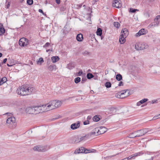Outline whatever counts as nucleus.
Instances as JSON below:
<instances>
[{"label": "nucleus", "instance_id": "f257e3e1", "mask_svg": "<svg viewBox=\"0 0 160 160\" xmlns=\"http://www.w3.org/2000/svg\"><path fill=\"white\" fill-rule=\"evenodd\" d=\"M62 103V102L59 100L51 101L48 104L43 105L44 111L45 112L58 108L61 106Z\"/></svg>", "mask_w": 160, "mask_h": 160}, {"label": "nucleus", "instance_id": "f03ea898", "mask_svg": "<svg viewBox=\"0 0 160 160\" xmlns=\"http://www.w3.org/2000/svg\"><path fill=\"white\" fill-rule=\"evenodd\" d=\"M26 112L28 114H36L45 112L43 105L29 107L26 108Z\"/></svg>", "mask_w": 160, "mask_h": 160}, {"label": "nucleus", "instance_id": "7ed1b4c3", "mask_svg": "<svg viewBox=\"0 0 160 160\" xmlns=\"http://www.w3.org/2000/svg\"><path fill=\"white\" fill-rule=\"evenodd\" d=\"M34 89L32 87L28 85H23L18 88L17 92L20 95H28L31 93Z\"/></svg>", "mask_w": 160, "mask_h": 160}, {"label": "nucleus", "instance_id": "20e7f679", "mask_svg": "<svg viewBox=\"0 0 160 160\" xmlns=\"http://www.w3.org/2000/svg\"><path fill=\"white\" fill-rule=\"evenodd\" d=\"M6 125L9 128H12L16 126V120L13 117H8L6 121Z\"/></svg>", "mask_w": 160, "mask_h": 160}, {"label": "nucleus", "instance_id": "39448f33", "mask_svg": "<svg viewBox=\"0 0 160 160\" xmlns=\"http://www.w3.org/2000/svg\"><path fill=\"white\" fill-rule=\"evenodd\" d=\"M121 33H123L120 36L119 39V42L121 44H123L125 42V38L128 35V30L126 28L122 29L121 31Z\"/></svg>", "mask_w": 160, "mask_h": 160}, {"label": "nucleus", "instance_id": "423d86ee", "mask_svg": "<svg viewBox=\"0 0 160 160\" xmlns=\"http://www.w3.org/2000/svg\"><path fill=\"white\" fill-rule=\"evenodd\" d=\"M148 45L145 43L138 42L135 45V48L137 50H142L147 48Z\"/></svg>", "mask_w": 160, "mask_h": 160}, {"label": "nucleus", "instance_id": "0eeeda50", "mask_svg": "<svg viewBox=\"0 0 160 160\" xmlns=\"http://www.w3.org/2000/svg\"><path fill=\"white\" fill-rule=\"evenodd\" d=\"M130 91L128 90L121 91L115 95V97L118 98H123L129 96Z\"/></svg>", "mask_w": 160, "mask_h": 160}, {"label": "nucleus", "instance_id": "6e6552de", "mask_svg": "<svg viewBox=\"0 0 160 160\" xmlns=\"http://www.w3.org/2000/svg\"><path fill=\"white\" fill-rule=\"evenodd\" d=\"M148 132V129L145 128L140 130L134 132L135 135L134 137H139L145 135Z\"/></svg>", "mask_w": 160, "mask_h": 160}, {"label": "nucleus", "instance_id": "1a4fd4ad", "mask_svg": "<svg viewBox=\"0 0 160 160\" xmlns=\"http://www.w3.org/2000/svg\"><path fill=\"white\" fill-rule=\"evenodd\" d=\"M154 22L150 24L149 27L151 28L154 26H158L160 22V15L157 16L154 19Z\"/></svg>", "mask_w": 160, "mask_h": 160}, {"label": "nucleus", "instance_id": "9d476101", "mask_svg": "<svg viewBox=\"0 0 160 160\" xmlns=\"http://www.w3.org/2000/svg\"><path fill=\"white\" fill-rule=\"evenodd\" d=\"M19 45L21 46H24L27 45L28 44V40L27 39L22 38H21L19 42Z\"/></svg>", "mask_w": 160, "mask_h": 160}, {"label": "nucleus", "instance_id": "9b49d317", "mask_svg": "<svg viewBox=\"0 0 160 160\" xmlns=\"http://www.w3.org/2000/svg\"><path fill=\"white\" fill-rule=\"evenodd\" d=\"M33 150L34 151L44 152L47 150V149L45 146H37L34 147Z\"/></svg>", "mask_w": 160, "mask_h": 160}, {"label": "nucleus", "instance_id": "f8f14e48", "mask_svg": "<svg viewBox=\"0 0 160 160\" xmlns=\"http://www.w3.org/2000/svg\"><path fill=\"white\" fill-rule=\"evenodd\" d=\"M112 5L117 8H119L122 7V4L120 0H114Z\"/></svg>", "mask_w": 160, "mask_h": 160}, {"label": "nucleus", "instance_id": "ddd939ff", "mask_svg": "<svg viewBox=\"0 0 160 160\" xmlns=\"http://www.w3.org/2000/svg\"><path fill=\"white\" fill-rule=\"evenodd\" d=\"M87 149H85L84 147H81L79 148L78 150H76L74 153L76 154L81 153H87Z\"/></svg>", "mask_w": 160, "mask_h": 160}, {"label": "nucleus", "instance_id": "4468645a", "mask_svg": "<svg viewBox=\"0 0 160 160\" xmlns=\"http://www.w3.org/2000/svg\"><path fill=\"white\" fill-rule=\"evenodd\" d=\"M80 126V122H78L71 124V128L72 130H75L79 128Z\"/></svg>", "mask_w": 160, "mask_h": 160}, {"label": "nucleus", "instance_id": "2eb2a0df", "mask_svg": "<svg viewBox=\"0 0 160 160\" xmlns=\"http://www.w3.org/2000/svg\"><path fill=\"white\" fill-rule=\"evenodd\" d=\"M99 128L98 127L95 128L93 131L90 133L91 135H94L95 136H98L99 135Z\"/></svg>", "mask_w": 160, "mask_h": 160}, {"label": "nucleus", "instance_id": "dca6fc26", "mask_svg": "<svg viewBox=\"0 0 160 160\" xmlns=\"http://www.w3.org/2000/svg\"><path fill=\"white\" fill-rule=\"evenodd\" d=\"M98 128L99 135L104 133L107 131L106 128L104 127H100Z\"/></svg>", "mask_w": 160, "mask_h": 160}, {"label": "nucleus", "instance_id": "f3484780", "mask_svg": "<svg viewBox=\"0 0 160 160\" xmlns=\"http://www.w3.org/2000/svg\"><path fill=\"white\" fill-rule=\"evenodd\" d=\"M145 34V32L144 29H141L136 34V37H139L141 35H142Z\"/></svg>", "mask_w": 160, "mask_h": 160}, {"label": "nucleus", "instance_id": "a211bd4d", "mask_svg": "<svg viewBox=\"0 0 160 160\" xmlns=\"http://www.w3.org/2000/svg\"><path fill=\"white\" fill-rule=\"evenodd\" d=\"M56 67L55 65H51L49 66L48 67V69L50 71H52L54 70H56L57 69V68H56Z\"/></svg>", "mask_w": 160, "mask_h": 160}, {"label": "nucleus", "instance_id": "6ab92c4d", "mask_svg": "<svg viewBox=\"0 0 160 160\" xmlns=\"http://www.w3.org/2000/svg\"><path fill=\"white\" fill-rule=\"evenodd\" d=\"M59 58L58 56H53L51 58L52 61L53 63H55L58 61Z\"/></svg>", "mask_w": 160, "mask_h": 160}, {"label": "nucleus", "instance_id": "aec40b11", "mask_svg": "<svg viewBox=\"0 0 160 160\" xmlns=\"http://www.w3.org/2000/svg\"><path fill=\"white\" fill-rule=\"evenodd\" d=\"M83 36L82 34H78L77 35L76 39L79 42L82 41L83 39Z\"/></svg>", "mask_w": 160, "mask_h": 160}, {"label": "nucleus", "instance_id": "412c9836", "mask_svg": "<svg viewBox=\"0 0 160 160\" xmlns=\"http://www.w3.org/2000/svg\"><path fill=\"white\" fill-rule=\"evenodd\" d=\"M7 80L6 78L4 77L2 79L0 78V85H2Z\"/></svg>", "mask_w": 160, "mask_h": 160}, {"label": "nucleus", "instance_id": "4be33fe9", "mask_svg": "<svg viewBox=\"0 0 160 160\" xmlns=\"http://www.w3.org/2000/svg\"><path fill=\"white\" fill-rule=\"evenodd\" d=\"M44 62L43 59L42 58H40L37 61V64L38 65H41L42 63Z\"/></svg>", "mask_w": 160, "mask_h": 160}, {"label": "nucleus", "instance_id": "5701e85b", "mask_svg": "<svg viewBox=\"0 0 160 160\" xmlns=\"http://www.w3.org/2000/svg\"><path fill=\"white\" fill-rule=\"evenodd\" d=\"M99 116L95 115L93 118V120L95 122H98L100 120Z\"/></svg>", "mask_w": 160, "mask_h": 160}, {"label": "nucleus", "instance_id": "b1692460", "mask_svg": "<svg viewBox=\"0 0 160 160\" xmlns=\"http://www.w3.org/2000/svg\"><path fill=\"white\" fill-rule=\"evenodd\" d=\"M75 67L74 65L72 63H70L68 65L67 67L69 69H72Z\"/></svg>", "mask_w": 160, "mask_h": 160}, {"label": "nucleus", "instance_id": "393cba45", "mask_svg": "<svg viewBox=\"0 0 160 160\" xmlns=\"http://www.w3.org/2000/svg\"><path fill=\"white\" fill-rule=\"evenodd\" d=\"M116 79L118 81H120L122 79V75L120 74H118L116 76Z\"/></svg>", "mask_w": 160, "mask_h": 160}, {"label": "nucleus", "instance_id": "a878e982", "mask_svg": "<svg viewBox=\"0 0 160 160\" xmlns=\"http://www.w3.org/2000/svg\"><path fill=\"white\" fill-rule=\"evenodd\" d=\"M97 34L98 35L101 36L102 34V30L100 28L98 29L97 31Z\"/></svg>", "mask_w": 160, "mask_h": 160}, {"label": "nucleus", "instance_id": "bb28decb", "mask_svg": "<svg viewBox=\"0 0 160 160\" xmlns=\"http://www.w3.org/2000/svg\"><path fill=\"white\" fill-rule=\"evenodd\" d=\"M5 32V30L4 28L3 27H2L1 28H0V35H2Z\"/></svg>", "mask_w": 160, "mask_h": 160}, {"label": "nucleus", "instance_id": "cd10ccee", "mask_svg": "<svg viewBox=\"0 0 160 160\" xmlns=\"http://www.w3.org/2000/svg\"><path fill=\"white\" fill-rule=\"evenodd\" d=\"M105 85L107 88H110L111 86V83L109 82H107L105 83Z\"/></svg>", "mask_w": 160, "mask_h": 160}, {"label": "nucleus", "instance_id": "c85d7f7f", "mask_svg": "<svg viewBox=\"0 0 160 160\" xmlns=\"http://www.w3.org/2000/svg\"><path fill=\"white\" fill-rule=\"evenodd\" d=\"M82 53V54L84 56H88L90 55V52L88 51L85 50L83 51Z\"/></svg>", "mask_w": 160, "mask_h": 160}, {"label": "nucleus", "instance_id": "c756f323", "mask_svg": "<svg viewBox=\"0 0 160 160\" xmlns=\"http://www.w3.org/2000/svg\"><path fill=\"white\" fill-rule=\"evenodd\" d=\"M73 141L74 143H77L79 142V138L78 137H75L73 138Z\"/></svg>", "mask_w": 160, "mask_h": 160}, {"label": "nucleus", "instance_id": "7c9ffc66", "mask_svg": "<svg viewBox=\"0 0 160 160\" xmlns=\"http://www.w3.org/2000/svg\"><path fill=\"white\" fill-rule=\"evenodd\" d=\"M81 78H80L78 77L74 79V82L75 83H77L80 81Z\"/></svg>", "mask_w": 160, "mask_h": 160}, {"label": "nucleus", "instance_id": "2f4dec72", "mask_svg": "<svg viewBox=\"0 0 160 160\" xmlns=\"http://www.w3.org/2000/svg\"><path fill=\"white\" fill-rule=\"evenodd\" d=\"M114 25L115 27H116L117 28H118L120 27V24L118 22H114Z\"/></svg>", "mask_w": 160, "mask_h": 160}, {"label": "nucleus", "instance_id": "473e14b6", "mask_svg": "<svg viewBox=\"0 0 160 160\" xmlns=\"http://www.w3.org/2000/svg\"><path fill=\"white\" fill-rule=\"evenodd\" d=\"M87 150H88L87 153H90V152H92V153L96 152V150L94 149H89V150L87 149Z\"/></svg>", "mask_w": 160, "mask_h": 160}, {"label": "nucleus", "instance_id": "72a5a7b5", "mask_svg": "<svg viewBox=\"0 0 160 160\" xmlns=\"http://www.w3.org/2000/svg\"><path fill=\"white\" fill-rule=\"evenodd\" d=\"M87 77L88 78L91 79L93 77V75L91 73H88L87 74Z\"/></svg>", "mask_w": 160, "mask_h": 160}, {"label": "nucleus", "instance_id": "f704fd0d", "mask_svg": "<svg viewBox=\"0 0 160 160\" xmlns=\"http://www.w3.org/2000/svg\"><path fill=\"white\" fill-rule=\"evenodd\" d=\"M138 155H135V154H133L132 156H129L128 158H125V159H127V160H128V159H130L132 158H133V157L136 156H137Z\"/></svg>", "mask_w": 160, "mask_h": 160}, {"label": "nucleus", "instance_id": "c9c22d12", "mask_svg": "<svg viewBox=\"0 0 160 160\" xmlns=\"http://www.w3.org/2000/svg\"><path fill=\"white\" fill-rule=\"evenodd\" d=\"M148 100V99L147 98H144L142 100L140 101V102L141 104H142L145 102H146Z\"/></svg>", "mask_w": 160, "mask_h": 160}, {"label": "nucleus", "instance_id": "e433bc0d", "mask_svg": "<svg viewBox=\"0 0 160 160\" xmlns=\"http://www.w3.org/2000/svg\"><path fill=\"white\" fill-rule=\"evenodd\" d=\"M138 10L137 9H133L132 8H130L129 11L131 12H135L136 11H138Z\"/></svg>", "mask_w": 160, "mask_h": 160}, {"label": "nucleus", "instance_id": "4c0bfd02", "mask_svg": "<svg viewBox=\"0 0 160 160\" xmlns=\"http://www.w3.org/2000/svg\"><path fill=\"white\" fill-rule=\"evenodd\" d=\"M27 3L28 4L31 5L33 3V1L32 0H27Z\"/></svg>", "mask_w": 160, "mask_h": 160}, {"label": "nucleus", "instance_id": "58836bf2", "mask_svg": "<svg viewBox=\"0 0 160 160\" xmlns=\"http://www.w3.org/2000/svg\"><path fill=\"white\" fill-rule=\"evenodd\" d=\"M50 45V43L49 42H47L44 46L43 47L46 48H47V47L49 46Z\"/></svg>", "mask_w": 160, "mask_h": 160}, {"label": "nucleus", "instance_id": "ea45409f", "mask_svg": "<svg viewBox=\"0 0 160 160\" xmlns=\"http://www.w3.org/2000/svg\"><path fill=\"white\" fill-rule=\"evenodd\" d=\"M134 134V133H132L131 134H130V135H129V137L130 138H134V137H134L135 135H134L133 134Z\"/></svg>", "mask_w": 160, "mask_h": 160}, {"label": "nucleus", "instance_id": "a19ab883", "mask_svg": "<svg viewBox=\"0 0 160 160\" xmlns=\"http://www.w3.org/2000/svg\"><path fill=\"white\" fill-rule=\"evenodd\" d=\"M89 122L88 120H87L83 122V124L84 125H86L89 124Z\"/></svg>", "mask_w": 160, "mask_h": 160}, {"label": "nucleus", "instance_id": "79ce46f5", "mask_svg": "<svg viewBox=\"0 0 160 160\" xmlns=\"http://www.w3.org/2000/svg\"><path fill=\"white\" fill-rule=\"evenodd\" d=\"M158 102V100H153L152 101H151V103L152 104H154V103H156Z\"/></svg>", "mask_w": 160, "mask_h": 160}, {"label": "nucleus", "instance_id": "37998d69", "mask_svg": "<svg viewBox=\"0 0 160 160\" xmlns=\"http://www.w3.org/2000/svg\"><path fill=\"white\" fill-rule=\"evenodd\" d=\"M160 118V114H159V115H158L154 116L153 118V119H157V118Z\"/></svg>", "mask_w": 160, "mask_h": 160}, {"label": "nucleus", "instance_id": "c03bdc74", "mask_svg": "<svg viewBox=\"0 0 160 160\" xmlns=\"http://www.w3.org/2000/svg\"><path fill=\"white\" fill-rule=\"evenodd\" d=\"M6 115H7L10 117H12V114L11 113H7L5 114Z\"/></svg>", "mask_w": 160, "mask_h": 160}, {"label": "nucleus", "instance_id": "a18cd8bd", "mask_svg": "<svg viewBox=\"0 0 160 160\" xmlns=\"http://www.w3.org/2000/svg\"><path fill=\"white\" fill-rule=\"evenodd\" d=\"M82 73V71H79L78 73V76H80Z\"/></svg>", "mask_w": 160, "mask_h": 160}, {"label": "nucleus", "instance_id": "49530a36", "mask_svg": "<svg viewBox=\"0 0 160 160\" xmlns=\"http://www.w3.org/2000/svg\"><path fill=\"white\" fill-rule=\"evenodd\" d=\"M84 139V137H81L80 138H79V142L82 141Z\"/></svg>", "mask_w": 160, "mask_h": 160}, {"label": "nucleus", "instance_id": "de8ad7c7", "mask_svg": "<svg viewBox=\"0 0 160 160\" xmlns=\"http://www.w3.org/2000/svg\"><path fill=\"white\" fill-rule=\"evenodd\" d=\"M118 86H123V83L122 81H120L119 82V84H118Z\"/></svg>", "mask_w": 160, "mask_h": 160}, {"label": "nucleus", "instance_id": "09e8293b", "mask_svg": "<svg viewBox=\"0 0 160 160\" xmlns=\"http://www.w3.org/2000/svg\"><path fill=\"white\" fill-rule=\"evenodd\" d=\"M142 104L140 101L136 103V105L138 106H140Z\"/></svg>", "mask_w": 160, "mask_h": 160}, {"label": "nucleus", "instance_id": "8fccbe9b", "mask_svg": "<svg viewBox=\"0 0 160 160\" xmlns=\"http://www.w3.org/2000/svg\"><path fill=\"white\" fill-rule=\"evenodd\" d=\"M91 118L92 117L91 116H89L88 117L87 119L89 121V120L91 119Z\"/></svg>", "mask_w": 160, "mask_h": 160}, {"label": "nucleus", "instance_id": "3c124183", "mask_svg": "<svg viewBox=\"0 0 160 160\" xmlns=\"http://www.w3.org/2000/svg\"><path fill=\"white\" fill-rule=\"evenodd\" d=\"M115 155H113L109 156L107 157L106 158H111L113 157H114L115 156Z\"/></svg>", "mask_w": 160, "mask_h": 160}, {"label": "nucleus", "instance_id": "603ef678", "mask_svg": "<svg viewBox=\"0 0 160 160\" xmlns=\"http://www.w3.org/2000/svg\"><path fill=\"white\" fill-rule=\"evenodd\" d=\"M10 2H8V4L6 6L7 8H8L10 6Z\"/></svg>", "mask_w": 160, "mask_h": 160}, {"label": "nucleus", "instance_id": "864d4df0", "mask_svg": "<svg viewBox=\"0 0 160 160\" xmlns=\"http://www.w3.org/2000/svg\"><path fill=\"white\" fill-rule=\"evenodd\" d=\"M56 2L58 4H59L60 3V0H56Z\"/></svg>", "mask_w": 160, "mask_h": 160}, {"label": "nucleus", "instance_id": "5fc2aeb1", "mask_svg": "<svg viewBox=\"0 0 160 160\" xmlns=\"http://www.w3.org/2000/svg\"><path fill=\"white\" fill-rule=\"evenodd\" d=\"M7 61V58H5L4 59L3 61V63H6V62Z\"/></svg>", "mask_w": 160, "mask_h": 160}, {"label": "nucleus", "instance_id": "6e6d98bb", "mask_svg": "<svg viewBox=\"0 0 160 160\" xmlns=\"http://www.w3.org/2000/svg\"><path fill=\"white\" fill-rule=\"evenodd\" d=\"M14 64V63H13L11 65H9L8 64H7V66H8V67H11Z\"/></svg>", "mask_w": 160, "mask_h": 160}, {"label": "nucleus", "instance_id": "4d7b16f0", "mask_svg": "<svg viewBox=\"0 0 160 160\" xmlns=\"http://www.w3.org/2000/svg\"><path fill=\"white\" fill-rule=\"evenodd\" d=\"M39 12H41V13H43V11H42V10L41 9H39L38 10Z\"/></svg>", "mask_w": 160, "mask_h": 160}, {"label": "nucleus", "instance_id": "13d9d810", "mask_svg": "<svg viewBox=\"0 0 160 160\" xmlns=\"http://www.w3.org/2000/svg\"><path fill=\"white\" fill-rule=\"evenodd\" d=\"M147 18H148L149 17V15L148 13H147Z\"/></svg>", "mask_w": 160, "mask_h": 160}, {"label": "nucleus", "instance_id": "bf43d9fd", "mask_svg": "<svg viewBox=\"0 0 160 160\" xmlns=\"http://www.w3.org/2000/svg\"><path fill=\"white\" fill-rule=\"evenodd\" d=\"M2 27H3V25L0 23V28H1Z\"/></svg>", "mask_w": 160, "mask_h": 160}, {"label": "nucleus", "instance_id": "052dcab7", "mask_svg": "<svg viewBox=\"0 0 160 160\" xmlns=\"http://www.w3.org/2000/svg\"><path fill=\"white\" fill-rule=\"evenodd\" d=\"M50 51V49H48V50H46V52H49V51Z\"/></svg>", "mask_w": 160, "mask_h": 160}, {"label": "nucleus", "instance_id": "680f3d73", "mask_svg": "<svg viewBox=\"0 0 160 160\" xmlns=\"http://www.w3.org/2000/svg\"><path fill=\"white\" fill-rule=\"evenodd\" d=\"M2 56V54L0 52V58Z\"/></svg>", "mask_w": 160, "mask_h": 160}, {"label": "nucleus", "instance_id": "e2e57ef3", "mask_svg": "<svg viewBox=\"0 0 160 160\" xmlns=\"http://www.w3.org/2000/svg\"><path fill=\"white\" fill-rule=\"evenodd\" d=\"M31 63V65H32V64H33V63H32V62H31V63Z\"/></svg>", "mask_w": 160, "mask_h": 160}, {"label": "nucleus", "instance_id": "0e129e2a", "mask_svg": "<svg viewBox=\"0 0 160 160\" xmlns=\"http://www.w3.org/2000/svg\"><path fill=\"white\" fill-rule=\"evenodd\" d=\"M82 5H79V6H80V8H81V7H82Z\"/></svg>", "mask_w": 160, "mask_h": 160}, {"label": "nucleus", "instance_id": "69168bd1", "mask_svg": "<svg viewBox=\"0 0 160 160\" xmlns=\"http://www.w3.org/2000/svg\"><path fill=\"white\" fill-rule=\"evenodd\" d=\"M83 79H82V81H81L82 82H83Z\"/></svg>", "mask_w": 160, "mask_h": 160}, {"label": "nucleus", "instance_id": "338daca9", "mask_svg": "<svg viewBox=\"0 0 160 160\" xmlns=\"http://www.w3.org/2000/svg\"><path fill=\"white\" fill-rule=\"evenodd\" d=\"M107 72H106V74H108V71H107Z\"/></svg>", "mask_w": 160, "mask_h": 160}, {"label": "nucleus", "instance_id": "774afa93", "mask_svg": "<svg viewBox=\"0 0 160 160\" xmlns=\"http://www.w3.org/2000/svg\"><path fill=\"white\" fill-rule=\"evenodd\" d=\"M107 72H106V74H108V71H107Z\"/></svg>", "mask_w": 160, "mask_h": 160}]
</instances>
